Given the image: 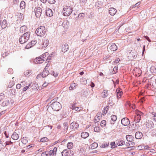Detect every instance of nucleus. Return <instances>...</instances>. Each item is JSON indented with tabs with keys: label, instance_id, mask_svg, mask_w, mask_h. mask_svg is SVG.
Wrapping results in <instances>:
<instances>
[{
	"label": "nucleus",
	"instance_id": "9d476101",
	"mask_svg": "<svg viewBox=\"0 0 156 156\" xmlns=\"http://www.w3.org/2000/svg\"><path fill=\"white\" fill-rule=\"evenodd\" d=\"M121 123L123 126H126L129 124L130 122L128 118L125 117L121 119Z\"/></svg>",
	"mask_w": 156,
	"mask_h": 156
},
{
	"label": "nucleus",
	"instance_id": "c03bdc74",
	"mask_svg": "<svg viewBox=\"0 0 156 156\" xmlns=\"http://www.w3.org/2000/svg\"><path fill=\"white\" fill-rule=\"evenodd\" d=\"M100 130V128L99 127H96L94 129V131L95 132H99Z\"/></svg>",
	"mask_w": 156,
	"mask_h": 156
},
{
	"label": "nucleus",
	"instance_id": "69168bd1",
	"mask_svg": "<svg viewBox=\"0 0 156 156\" xmlns=\"http://www.w3.org/2000/svg\"><path fill=\"white\" fill-rule=\"evenodd\" d=\"M73 109H74L77 111H80V108L78 107H76Z\"/></svg>",
	"mask_w": 156,
	"mask_h": 156
},
{
	"label": "nucleus",
	"instance_id": "79ce46f5",
	"mask_svg": "<svg viewBox=\"0 0 156 156\" xmlns=\"http://www.w3.org/2000/svg\"><path fill=\"white\" fill-rule=\"evenodd\" d=\"M55 154V152L52 150H51L50 151L48 154L50 156H52L54 155Z\"/></svg>",
	"mask_w": 156,
	"mask_h": 156
},
{
	"label": "nucleus",
	"instance_id": "4d7b16f0",
	"mask_svg": "<svg viewBox=\"0 0 156 156\" xmlns=\"http://www.w3.org/2000/svg\"><path fill=\"white\" fill-rule=\"evenodd\" d=\"M12 144V142L11 141H8V142H6V143H5V147L7 145H10V144Z\"/></svg>",
	"mask_w": 156,
	"mask_h": 156
},
{
	"label": "nucleus",
	"instance_id": "412c9836",
	"mask_svg": "<svg viewBox=\"0 0 156 156\" xmlns=\"http://www.w3.org/2000/svg\"><path fill=\"white\" fill-rule=\"evenodd\" d=\"M89 136V134L87 132H83L81 133V137L84 139H86Z\"/></svg>",
	"mask_w": 156,
	"mask_h": 156
},
{
	"label": "nucleus",
	"instance_id": "2f4dec72",
	"mask_svg": "<svg viewBox=\"0 0 156 156\" xmlns=\"http://www.w3.org/2000/svg\"><path fill=\"white\" fill-rule=\"evenodd\" d=\"M91 146L92 149H94L98 147V144L97 143L94 142L92 144Z\"/></svg>",
	"mask_w": 156,
	"mask_h": 156
},
{
	"label": "nucleus",
	"instance_id": "f03ea898",
	"mask_svg": "<svg viewBox=\"0 0 156 156\" xmlns=\"http://www.w3.org/2000/svg\"><path fill=\"white\" fill-rule=\"evenodd\" d=\"M35 32L37 36L41 37H44L46 33L45 27L41 26L37 29Z\"/></svg>",
	"mask_w": 156,
	"mask_h": 156
},
{
	"label": "nucleus",
	"instance_id": "dca6fc26",
	"mask_svg": "<svg viewBox=\"0 0 156 156\" xmlns=\"http://www.w3.org/2000/svg\"><path fill=\"white\" fill-rule=\"evenodd\" d=\"M142 136L143 134L141 132H137L135 134V137L136 139H140L142 138Z\"/></svg>",
	"mask_w": 156,
	"mask_h": 156
},
{
	"label": "nucleus",
	"instance_id": "bf43d9fd",
	"mask_svg": "<svg viewBox=\"0 0 156 156\" xmlns=\"http://www.w3.org/2000/svg\"><path fill=\"white\" fill-rule=\"evenodd\" d=\"M145 38L147 39L149 42H151V40L149 39V38L147 36H145L144 37Z\"/></svg>",
	"mask_w": 156,
	"mask_h": 156
},
{
	"label": "nucleus",
	"instance_id": "b1692460",
	"mask_svg": "<svg viewBox=\"0 0 156 156\" xmlns=\"http://www.w3.org/2000/svg\"><path fill=\"white\" fill-rule=\"evenodd\" d=\"M27 27L26 26H23L21 27L20 28V32L21 33H23L25 32L27 30Z\"/></svg>",
	"mask_w": 156,
	"mask_h": 156
},
{
	"label": "nucleus",
	"instance_id": "a19ab883",
	"mask_svg": "<svg viewBox=\"0 0 156 156\" xmlns=\"http://www.w3.org/2000/svg\"><path fill=\"white\" fill-rule=\"evenodd\" d=\"M33 46L31 43L30 42L28 44H27L26 47V49H29L30 48H31V47Z\"/></svg>",
	"mask_w": 156,
	"mask_h": 156
},
{
	"label": "nucleus",
	"instance_id": "a878e982",
	"mask_svg": "<svg viewBox=\"0 0 156 156\" xmlns=\"http://www.w3.org/2000/svg\"><path fill=\"white\" fill-rule=\"evenodd\" d=\"M79 153L80 154V155H82V156H83V155H85V151L84 150V149L82 147H80L79 149Z\"/></svg>",
	"mask_w": 156,
	"mask_h": 156
},
{
	"label": "nucleus",
	"instance_id": "37998d69",
	"mask_svg": "<svg viewBox=\"0 0 156 156\" xmlns=\"http://www.w3.org/2000/svg\"><path fill=\"white\" fill-rule=\"evenodd\" d=\"M49 152L48 151H44L42 153L41 156H47Z\"/></svg>",
	"mask_w": 156,
	"mask_h": 156
},
{
	"label": "nucleus",
	"instance_id": "4c0bfd02",
	"mask_svg": "<svg viewBox=\"0 0 156 156\" xmlns=\"http://www.w3.org/2000/svg\"><path fill=\"white\" fill-rule=\"evenodd\" d=\"M122 92L121 91H120L119 90H118V92H117V97L118 99L120 98L119 96H121L122 95Z\"/></svg>",
	"mask_w": 156,
	"mask_h": 156
},
{
	"label": "nucleus",
	"instance_id": "774afa93",
	"mask_svg": "<svg viewBox=\"0 0 156 156\" xmlns=\"http://www.w3.org/2000/svg\"><path fill=\"white\" fill-rule=\"evenodd\" d=\"M19 18L20 19L23 18V14L22 13H20V15L19 16Z\"/></svg>",
	"mask_w": 156,
	"mask_h": 156
},
{
	"label": "nucleus",
	"instance_id": "c9c22d12",
	"mask_svg": "<svg viewBox=\"0 0 156 156\" xmlns=\"http://www.w3.org/2000/svg\"><path fill=\"white\" fill-rule=\"evenodd\" d=\"M106 124V121L105 120H103L101 121V127H104Z\"/></svg>",
	"mask_w": 156,
	"mask_h": 156
},
{
	"label": "nucleus",
	"instance_id": "5fc2aeb1",
	"mask_svg": "<svg viewBox=\"0 0 156 156\" xmlns=\"http://www.w3.org/2000/svg\"><path fill=\"white\" fill-rule=\"evenodd\" d=\"M4 94H0V101H1V100H2L4 98Z\"/></svg>",
	"mask_w": 156,
	"mask_h": 156
},
{
	"label": "nucleus",
	"instance_id": "f257e3e1",
	"mask_svg": "<svg viewBox=\"0 0 156 156\" xmlns=\"http://www.w3.org/2000/svg\"><path fill=\"white\" fill-rule=\"evenodd\" d=\"M30 33L27 32L21 35L19 39V41L21 44L26 43L29 39Z\"/></svg>",
	"mask_w": 156,
	"mask_h": 156
},
{
	"label": "nucleus",
	"instance_id": "423d86ee",
	"mask_svg": "<svg viewBox=\"0 0 156 156\" xmlns=\"http://www.w3.org/2000/svg\"><path fill=\"white\" fill-rule=\"evenodd\" d=\"M73 151L67 149L64 150L62 152V156H73Z\"/></svg>",
	"mask_w": 156,
	"mask_h": 156
},
{
	"label": "nucleus",
	"instance_id": "603ef678",
	"mask_svg": "<svg viewBox=\"0 0 156 156\" xmlns=\"http://www.w3.org/2000/svg\"><path fill=\"white\" fill-rule=\"evenodd\" d=\"M76 103H73L71 106V108L72 109H73L74 108L76 107Z\"/></svg>",
	"mask_w": 156,
	"mask_h": 156
},
{
	"label": "nucleus",
	"instance_id": "0eeeda50",
	"mask_svg": "<svg viewBox=\"0 0 156 156\" xmlns=\"http://www.w3.org/2000/svg\"><path fill=\"white\" fill-rule=\"evenodd\" d=\"M143 113L140 111H138L136 115L135 116L134 118V122L137 123L139 122L141 118V116L142 115Z\"/></svg>",
	"mask_w": 156,
	"mask_h": 156
},
{
	"label": "nucleus",
	"instance_id": "4468645a",
	"mask_svg": "<svg viewBox=\"0 0 156 156\" xmlns=\"http://www.w3.org/2000/svg\"><path fill=\"white\" fill-rule=\"evenodd\" d=\"M109 12L111 15L114 16L117 12V10L115 9L112 7L109 9Z\"/></svg>",
	"mask_w": 156,
	"mask_h": 156
},
{
	"label": "nucleus",
	"instance_id": "f8f14e48",
	"mask_svg": "<svg viewBox=\"0 0 156 156\" xmlns=\"http://www.w3.org/2000/svg\"><path fill=\"white\" fill-rule=\"evenodd\" d=\"M110 49L112 51H115L117 49V47L115 43H112L109 44Z\"/></svg>",
	"mask_w": 156,
	"mask_h": 156
},
{
	"label": "nucleus",
	"instance_id": "8fccbe9b",
	"mask_svg": "<svg viewBox=\"0 0 156 156\" xmlns=\"http://www.w3.org/2000/svg\"><path fill=\"white\" fill-rule=\"evenodd\" d=\"M30 86V84L28 85V86H27L26 87H24L23 88V90L24 91H26L29 87Z\"/></svg>",
	"mask_w": 156,
	"mask_h": 156
},
{
	"label": "nucleus",
	"instance_id": "39448f33",
	"mask_svg": "<svg viewBox=\"0 0 156 156\" xmlns=\"http://www.w3.org/2000/svg\"><path fill=\"white\" fill-rule=\"evenodd\" d=\"M48 65V64H47V66L44 69L43 72L37 75L36 77V78L37 79H38L39 78H40L41 76L43 78H44L49 74L50 73L48 70L47 69L48 67L47 66Z\"/></svg>",
	"mask_w": 156,
	"mask_h": 156
},
{
	"label": "nucleus",
	"instance_id": "c756f323",
	"mask_svg": "<svg viewBox=\"0 0 156 156\" xmlns=\"http://www.w3.org/2000/svg\"><path fill=\"white\" fill-rule=\"evenodd\" d=\"M67 146L68 149H70L73 147V144L71 142H69L67 144Z\"/></svg>",
	"mask_w": 156,
	"mask_h": 156
},
{
	"label": "nucleus",
	"instance_id": "72a5a7b5",
	"mask_svg": "<svg viewBox=\"0 0 156 156\" xmlns=\"http://www.w3.org/2000/svg\"><path fill=\"white\" fill-rule=\"evenodd\" d=\"M108 107L106 106L105 107L104 109V110L103 111V113L104 114H105L108 112Z\"/></svg>",
	"mask_w": 156,
	"mask_h": 156
},
{
	"label": "nucleus",
	"instance_id": "2eb2a0df",
	"mask_svg": "<svg viewBox=\"0 0 156 156\" xmlns=\"http://www.w3.org/2000/svg\"><path fill=\"white\" fill-rule=\"evenodd\" d=\"M44 57H43V56H40L39 57L36 58V62L38 64H41L44 61Z\"/></svg>",
	"mask_w": 156,
	"mask_h": 156
},
{
	"label": "nucleus",
	"instance_id": "338daca9",
	"mask_svg": "<svg viewBox=\"0 0 156 156\" xmlns=\"http://www.w3.org/2000/svg\"><path fill=\"white\" fill-rule=\"evenodd\" d=\"M4 134L5 135L6 138L9 137V134L6 131H5V132Z\"/></svg>",
	"mask_w": 156,
	"mask_h": 156
},
{
	"label": "nucleus",
	"instance_id": "e433bc0d",
	"mask_svg": "<svg viewBox=\"0 0 156 156\" xmlns=\"http://www.w3.org/2000/svg\"><path fill=\"white\" fill-rule=\"evenodd\" d=\"M111 119L113 122L115 121L117 119L116 116L115 115H112L111 116Z\"/></svg>",
	"mask_w": 156,
	"mask_h": 156
},
{
	"label": "nucleus",
	"instance_id": "4be33fe9",
	"mask_svg": "<svg viewBox=\"0 0 156 156\" xmlns=\"http://www.w3.org/2000/svg\"><path fill=\"white\" fill-rule=\"evenodd\" d=\"M9 104V100H4L2 103L1 105L3 107L7 106Z\"/></svg>",
	"mask_w": 156,
	"mask_h": 156
},
{
	"label": "nucleus",
	"instance_id": "393cba45",
	"mask_svg": "<svg viewBox=\"0 0 156 156\" xmlns=\"http://www.w3.org/2000/svg\"><path fill=\"white\" fill-rule=\"evenodd\" d=\"M77 85V84L75 83H72L69 87V89L70 90H73L75 89L76 86Z\"/></svg>",
	"mask_w": 156,
	"mask_h": 156
},
{
	"label": "nucleus",
	"instance_id": "a18cd8bd",
	"mask_svg": "<svg viewBox=\"0 0 156 156\" xmlns=\"http://www.w3.org/2000/svg\"><path fill=\"white\" fill-rule=\"evenodd\" d=\"M118 67H115L113 69V71L112 72V74H115L117 72V70H118Z\"/></svg>",
	"mask_w": 156,
	"mask_h": 156
},
{
	"label": "nucleus",
	"instance_id": "a211bd4d",
	"mask_svg": "<svg viewBox=\"0 0 156 156\" xmlns=\"http://www.w3.org/2000/svg\"><path fill=\"white\" fill-rule=\"evenodd\" d=\"M46 14L47 16L49 17L53 15V13L52 10L48 8L46 11Z\"/></svg>",
	"mask_w": 156,
	"mask_h": 156
},
{
	"label": "nucleus",
	"instance_id": "6e6d98bb",
	"mask_svg": "<svg viewBox=\"0 0 156 156\" xmlns=\"http://www.w3.org/2000/svg\"><path fill=\"white\" fill-rule=\"evenodd\" d=\"M32 45L33 46H34V45L37 42V41L36 40L35 41H31L30 42Z\"/></svg>",
	"mask_w": 156,
	"mask_h": 156
},
{
	"label": "nucleus",
	"instance_id": "3c124183",
	"mask_svg": "<svg viewBox=\"0 0 156 156\" xmlns=\"http://www.w3.org/2000/svg\"><path fill=\"white\" fill-rule=\"evenodd\" d=\"M8 72L9 74H12L13 73V70L11 68H9L8 70Z\"/></svg>",
	"mask_w": 156,
	"mask_h": 156
},
{
	"label": "nucleus",
	"instance_id": "473e14b6",
	"mask_svg": "<svg viewBox=\"0 0 156 156\" xmlns=\"http://www.w3.org/2000/svg\"><path fill=\"white\" fill-rule=\"evenodd\" d=\"M147 127L150 129L154 127V125L153 122H151V123H148V124H147Z\"/></svg>",
	"mask_w": 156,
	"mask_h": 156
},
{
	"label": "nucleus",
	"instance_id": "ea45409f",
	"mask_svg": "<svg viewBox=\"0 0 156 156\" xmlns=\"http://www.w3.org/2000/svg\"><path fill=\"white\" fill-rule=\"evenodd\" d=\"M109 143H105L103 144H102L101 146V147L102 148H104L105 147H107L109 145Z\"/></svg>",
	"mask_w": 156,
	"mask_h": 156
},
{
	"label": "nucleus",
	"instance_id": "864d4df0",
	"mask_svg": "<svg viewBox=\"0 0 156 156\" xmlns=\"http://www.w3.org/2000/svg\"><path fill=\"white\" fill-rule=\"evenodd\" d=\"M51 75H53L55 77H56L58 75V74L57 73L56 74L53 71L52 72H51Z\"/></svg>",
	"mask_w": 156,
	"mask_h": 156
},
{
	"label": "nucleus",
	"instance_id": "de8ad7c7",
	"mask_svg": "<svg viewBox=\"0 0 156 156\" xmlns=\"http://www.w3.org/2000/svg\"><path fill=\"white\" fill-rule=\"evenodd\" d=\"M56 0H48V2L50 4H54Z\"/></svg>",
	"mask_w": 156,
	"mask_h": 156
},
{
	"label": "nucleus",
	"instance_id": "f3484780",
	"mask_svg": "<svg viewBox=\"0 0 156 156\" xmlns=\"http://www.w3.org/2000/svg\"><path fill=\"white\" fill-rule=\"evenodd\" d=\"M116 143L118 146H122L124 145L125 142L123 140L120 139L116 141Z\"/></svg>",
	"mask_w": 156,
	"mask_h": 156
},
{
	"label": "nucleus",
	"instance_id": "6ab92c4d",
	"mask_svg": "<svg viewBox=\"0 0 156 156\" xmlns=\"http://www.w3.org/2000/svg\"><path fill=\"white\" fill-rule=\"evenodd\" d=\"M126 137L127 141L129 142H132L133 141L134 139L133 136L129 135H126Z\"/></svg>",
	"mask_w": 156,
	"mask_h": 156
},
{
	"label": "nucleus",
	"instance_id": "6e6552de",
	"mask_svg": "<svg viewBox=\"0 0 156 156\" xmlns=\"http://www.w3.org/2000/svg\"><path fill=\"white\" fill-rule=\"evenodd\" d=\"M137 56V54L136 52L131 51L130 52L127 54V56L129 59H133L135 58Z\"/></svg>",
	"mask_w": 156,
	"mask_h": 156
},
{
	"label": "nucleus",
	"instance_id": "9b49d317",
	"mask_svg": "<svg viewBox=\"0 0 156 156\" xmlns=\"http://www.w3.org/2000/svg\"><path fill=\"white\" fill-rule=\"evenodd\" d=\"M79 125L75 122H72L70 124V128L72 129H77L79 127Z\"/></svg>",
	"mask_w": 156,
	"mask_h": 156
},
{
	"label": "nucleus",
	"instance_id": "0e129e2a",
	"mask_svg": "<svg viewBox=\"0 0 156 156\" xmlns=\"http://www.w3.org/2000/svg\"><path fill=\"white\" fill-rule=\"evenodd\" d=\"M120 61V59L119 58L116 59V60L114 61V62L116 63H118Z\"/></svg>",
	"mask_w": 156,
	"mask_h": 156
},
{
	"label": "nucleus",
	"instance_id": "7ed1b4c3",
	"mask_svg": "<svg viewBox=\"0 0 156 156\" xmlns=\"http://www.w3.org/2000/svg\"><path fill=\"white\" fill-rule=\"evenodd\" d=\"M73 11L71 6H66L63 9V14L65 16H68L71 14Z\"/></svg>",
	"mask_w": 156,
	"mask_h": 156
},
{
	"label": "nucleus",
	"instance_id": "e2e57ef3",
	"mask_svg": "<svg viewBox=\"0 0 156 156\" xmlns=\"http://www.w3.org/2000/svg\"><path fill=\"white\" fill-rule=\"evenodd\" d=\"M68 124L67 122H65L63 123V126H64L66 127V128H68Z\"/></svg>",
	"mask_w": 156,
	"mask_h": 156
},
{
	"label": "nucleus",
	"instance_id": "49530a36",
	"mask_svg": "<svg viewBox=\"0 0 156 156\" xmlns=\"http://www.w3.org/2000/svg\"><path fill=\"white\" fill-rule=\"evenodd\" d=\"M16 90L15 89H11L10 92L12 95H15L16 94Z\"/></svg>",
	"mask_w": 156,
	"mask_h": 156
},
{
	"label": "nucleus",
	"instance_id": "bb28decb",
	"mask_svg": "<svg viewBox=\"0 0 156 156\" xmlns=\"http://www.w3.org/2000/svg\"><path fill=\"white\" fill-rule=\"evenodd\" d=\"M25 7V3L24 1H22L20 4V8L21 9H24Z\"/></svg>",
	"mask_w": 156,
	"mask_h": 156
},
{
	"label": "nucleus",
	"instance_id": "052dcab7",
	"mask_svg": "<svg viewBox=\"0 0 156 156\" xmlns=\"http://www.w3.org/2000/svg\"><path fill=\"white\" fill-rule=\"evenodd\" d=\"M4 145H3L1 143V141H0V150L3 148L4 147Z\"/></svg>",
	"mask_w": 156,
	"mask_h": 156
},
{
	"label": "nucleus",
	"instance_id": "680f3d73",
	"mask_svg": "<svg viewBox=\"0 0 156 156\" xmlns=\"http://www.w3.org/2000/svg\"><path fill=\"white\" fill-rule=\"evenodd\" d=\"M52 150L55 152V154H56L57 151V148L55 147L53 148V150Z\"/></svg>",
	"mask_w": 156,
	"mask_h": 156
},
{
	"label": "nucleus",
	"instance_id": "09e8293b",
	"mask_svg": "<svg viewBox=\"0 0 156 156\" xmlns=\"http://www.w3.org/2000/svg\"><path fill=\"white\" fill-rule=\"evenodd\" d=\"M84 14L83 13H81L79 14L78 17L80 18H82L84 16Z\"/></svg>",
	"mask_w": 156,
	"mask_h": 156
},
{
	"label": "nucleus",
	"instance_id": "7c9ffc66",
	"mask_svg": "<svg viewBox=\"0 0 156 156\" xmlns=\"http://www.w3.org/2000/svg\"><path fill=\"white\" fill-rule=\"evenodd\" d=\"M150 71L152 73H156V69L154 66H152L150 68Z\"/></svg>",
	"mask_w": 156,
	"mask_h": 156
},
{
	"label": "nucleus",
	"instance_id": "1a4fd4ad",
	"mask_svg": "<svg viewBox=\"0 0 156 156\" xmlns=\"http://www.w3.org/2000/svg\"><path fill=\"white\" fill-rule=\"evenodd\" d=\"M34 12L36 17L38 18L41 16V15L42 13V9L40 7H37L35 8Z\"/></svg>",
	"mask_w": 156,
	"mask_h": 156
},
{
	"label": "nucleus",
	"instance_id": "5701e85b",
	"mask_svg": "<svg viewBox=\"0 0 156 156\" xmlns=\"http://www.w3.org/2000/svg\"><path fill=\"white\" fill-rule=\"evenodd\" d=\"M7 23L6 20H4L2 22L1 25V27L2 29H5L7 27Z\"/></svg>",
	"mask_w": 156,
	"mask_h": 156
},
{
	"label": "nucleus",
	"instance_id": "20e7f679",
	"mask_svg": "<svg viewBox=\"0 0 156 156\" xmlns=\"http://www.w3.org/2000/svg\"><path fill=\"white\" fill-rule=\"evenodd\" d=\"M51 106L54 110L56 111L60 110L62 107L60 103L57 101L52 102Z\"/></svg>",
	"mask_w": 156,
	"mask_h": 156
},
{
	"label": "nucleus",
	"instance_id": "ddd939ff",
	"mask_svg": "<svg viewBox=\"0 0 156 156\" xmlns=\"http://www.w3.org/2000/svg\"><path fill=\"white\" fill-rule=\"evenodd\" d=\"M69 49L68 45L66 43L64 44H63L61 48L62 51L63 52H65L67 51Z\"/></svg>",
	"mask_w": 156,
	"mask_h": 156
},
{
	"label": "nucleus",
	"instance_id": "13d9d810",
	"mask_svg": "<svg viewBox=\"0 0 156 156\" xmlns=\"http://www.w3.org/2000/svg\"><path fill=\"white\" fill-rule=\"evenodd\" d=\"M21 87V84H18L16 86V88L17 89H20Z\"/></svg>",
	"mask_w": 156,
	"mask_h": 156
},
{
	"label": "nucleus",
	"instance_id": "cd10ccee",
	"mask_svg": "<svg viewBox=\"0 0 156 156\" xmlns=\"http://www.w3.org/2000/svg\"><path fill=\"white\" fill-rule=\"evenodd\" d=\"M48 43L49 40L48 39H46L45 40H44L43 44V47H44V48L47 47L48 45Z\"/></svg>",
	"mask_w": 156,
	"mask_h": 156
},
{
	"label": "nucleus",
	"instance_id": "aec40b11",
	"mask_svg": "<svg viewBox=\"0 0 156 156\" xmlns=\"http://www.w3.org/2000/svg\"><path fill=\"white\" fill-rule=\"evenodd\" d=\"M19 137V135L15 132H14L13 133L11 136L12 138L15 140H18Z\"/></svg>",
	"mask_w": 156,
	"mask_h": 156
},
{
	"label": "nucleus",
	"instance_id": "58836bf2",
	"mask_svg": "<svg viewBox=\"0 0 156 156\" xmlns=\"http://www.w3.org/2000/svg\"><path fill=\"white\" fill-rule=\"evenodd\" d=\"M48 141V139L46 137H44L40 139V141L42 142H47Z\"/></svg>",
	"mask_w": 156,
	"mask_h": 156
},
{
	"label": "nucleus",
	"instance_id": "f704fd0d",
	"mask_svg": "<svg viewBox=\"0 0 156 156\" xmlns=\"http://www.w3.org/2000/svg\"><path fill=\"white\" fill-rule=\"evenodd\" d=\"M110 145H111V147L112 149L117 147L116 144H115V142L111 143Z\"/></svg>",
	"mask_w": 156,
	"mask_h": 156
},
{
	"label": "nucleus",
	"instance_id": "c85d7f7f",
	"mask_svg": "<svg viewBox=\"0 0 156 156\" xmlns=\"http://www.w3.org/2000/svg\"><path fill=\"white\" fill-rule=\"evenodd\" d=\"M108 91L106 90H104L101 94L102 97L103 98H104L108 96Z\"/></svg>",
	"mask_w": 156,
	"mask_h": 156
}]
</instances>
